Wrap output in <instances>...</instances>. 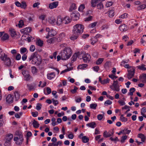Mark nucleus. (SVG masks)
Listing matches in <instances>:
<instances>
[{
    "mask_svg": "<svg viewBox=\"0 0 146 146\" xmlns=\"http://www.w3.org/2000/svg\"><path fill=\"white\" fill-rule=\"evenodd\" d=\"M72 53V50L70 48L65 47L60 52L59 54L61 56L62 60H66L70 57Z\"/></svg>",
    "mask_w": 146,
    "mask_h": 146,
    "instance_id": "1",
    "label": "nucleus"
},
{
    "mask_svg": "<svg viewBox=\"0 0 146 146\" xmlns=\"http://www.w3.org/2000/svg\"><path fill=\"white\" fill-rule=\"evenodd\" d=\"M29 61L33 64L36 65H40L42 62L41 59L40 55L37 54L36 52L33 53L29 58Z\"/></svg>",
    "mask_w": 146,
    "mask_h": 146,
    "instance_id": "2",
    "label": "nucleus"
},
{
    "mask_svg": "<svg viewBox=\"0 0 146 146\" xmlns=\"http://www.w3.org/2000/svg\"><path fill=\"white\" fill-rule=\"evenodd\" d=\"M84 27L82 25L77 24L74 25L72 29L73 34L79 35L83 32Z\"/></svg>",
    "mask_w": 146,
    "mask_h": 146,
    "instance_id": "3",
    "label": "nucleus"
},
{
    "mask_svg": "<svg viewBox=\"0 0 146 146\" xmlns=\"http://www.w3.org/2000/svg\"><path fill=\"white\" fill-rule=\"evenodd\" d=\"M80 57L83 59L84 62L86 63L89 62L91 58L90 55L88 53L80 54Z\"/></svg>",
    "mask_w": 146,
    "mask_h": 146,
    "instance_id": "4",
    "label": "nucleus"
},
{
    "mask_svg": "<svg viewBox=\"0 0 146 146\" xmlns=\"http://www.w3.org/2000/svg\"><path fill=\"white\" fill-rule=\"evenodd\" d=\"M22 73L24 76V80L28 81L31 78V76L28 71L23 70Z\"/></svg>",
    "mask_w": 146,
    "mask_h": 146,
    "instance_id": "5",
    "label": "nucleus"
},
{
    "mask_svg": "<svg viewBox=\"0 0 146 146\" xmlns=\"http://www.w3.org/2000/svg\"><path fill=\"white\" fill-rule=\"evenodd\" d=\"M135 69L134 67H131V69H128V73L127 75V78L129 79L132 78L134 76L135 73Z\"/></svg>",
    "mask_w": 146,
    "mask_h": 146,
    "instance_id": "6",
    "label": "nucleus"
},
{
    "mask_svg": "<svg viewBox=\"0 0 146 146\" xmlns=\"http://www.w3.org/2000/svg\"><path fill=\"white\" fill-rule=\"evenodd\" d=\"M13 140L15 141V143L18 145H20L22 144V142L24 140L23 136L18 137H14Z\"/></svg>",
    "mask_w": 146,
    "mask_h": 146,
    "instance_id": "7",
    "label": "nucleus"
},
{
    "mask_svg": "<svg viewBox=\"0 0 146 146\" xmlns=\"http://www.w3.org/2000/svg\"><path fill=\"white\" fill-rule=\"evenodd\" d=\"M118 81L117 80L114 81L112 86L111 87V88L114 90L118 92L119 90V86L118 84Z\"/></svg>",
    "mask_w": 146,
    "mask_h": 146,
    "instance_id": "8",
    "label": "nucleus"
},
{
    "mask_svg": "<svg viewBox=\"0 0 146 146\" xmlns=\"http://www.w3.org/2000/svg\"><path fill=\"white\" fill-rule=\"evenodd\" d=\"M137 137L141 139V141L142 142H139L137 140H136V142L138 143V145H140L143 143V142H144L145 139L146 137L142 133H139L137 135Z\"/></svg>",
    "mask_w": 146,
    "mask_h": 146,
    "instance_id": "9",
    "label": "nucleus"
},
{
    "mask_svg": "<svg viewBox=\"0 0 146 146\" xmlns=\"http://www.w3.org/2000/svg\"><path fill=\"white\" fill-rule=\"evenodd\" d=\"M78 57L80 59H82V58L80 57V54L79 52L76 53L73 55L71 58V62H73L76 61Z\"/></svg>",
    "mask_w": 146,
    "mask_h": 146,
    "instance_id": "10",
    "label": "nucleus"
},
{
    "mask_svg": "<svg viewBox=\"0 0 146 146\" xmlns=\"http://www.w3.org/2000/svg\"><path fill=\"white\" fill-rule=\"evenodd\" d=\"M114 133L113 129L111 130L108 132L106 131L103 133V136L105 137H110L112 136Z\"/></svg>",
    "mask_w": 146,
    "mask_h": 146,
    "instance_id": "11",
    "label": "nucleus"
},
{
    "mask_svg": "<svg viewBox=\"0 0 146 146\" xmlns=\"http://www.w3.org/2000/svg\"><path fill=\"white\" fill-rule=\"evenodd\" d=\"M31 27H28L21 30V32L23 34H26L30 32L31 31Z\"/></svg>",
    "mask_w": 146,
    "mask_h": 146,
    "instance_id": "12",
    "label": "nucleus"
},
{
    "mask_svg": "<svg viewBox=\"0 0 146 146\" xmlns=\"http://www.w3.org/2000/svg\"><path fill=\"white\" fill-rule=\"evenodd\" d=\"M58 1L54 2L52 3L49 4V8L52 9L55 8H56L58 6Z\"/></svg>",
    "mask_w": 146,
    "mask_h": 146,
    "instance_id": "13",
    "label": "nucleus"
},
{
    "mask_svg": "<svg viewBox=\"0 0 146 146\" xmlns=\"http://www.w3.org/2000/svg\"><path fill=\"white\" fill-rule=\"evenodd\" d=\"M9 31L11 36L13 38H15L17 36L16 32L15 30L13 28H10Z\"/></svg>",
    "mask_w": 146,
    "mask_h": 146,
    "instance_id": "14",
    "label": "nucleus"
},
{
    "mask_svg": "<svg viewBox=\"0 0 146 146\" xmlns=\"http://www.w3.org/2000/svg\"><path fill=\"white\" fill-rule=\"evenodd\" d=\"M139 80L142 83L146 82V74L142 73L139 76Z\"/></svg>",
    "mask_w": 146,
    "mask_h": 146,
    "instance_id": "15",
    "label": "nucleus"
},
{
    "mask_svg": "<svg viewBox=\"0 0 146 146\" xmlns=\"http://www.w3.org/2000/svg\"><path fill=\"white\" fill-rule=\"evenodd\" d=\"M56 23L57 25L59 26L64 24L63 18H62L60 16H58Z\"/></svg>",
    "mask_w": 146,
    "mask_h": 146,
    "instance_id": "16",
    "label": "nucleus"
},
{
    "mask_svg": "<svg viewBox=\"0 0 146 146\" xmlns=\"http://www.w3.org/2000/svg\"><path fill=\"white\" fill-rule=\"evenodd\" d=\"M79 15L78 13H75L72 12L70 16L72 18L74 21L78 20L79 19Z\"/></svg>",
    "mask_w": 146,
    "mask_h": 146,
    "instance_id": "17",
    "label": "nucleus"
},
{
    "mask_svg": "<svg viewBox=\"0 0 146 146\" xmlns=\"http://www.w3.org/2000/svg\"><path fill=\"white\" fill-rule=\"evenodd\" d=\"M136 20L134 19H132L129 22V25L133 24L131 27L130 28L132 29L134 28L135 26H137L138 25V23H136Z\"/></svg>",
    "mask_w": 146,
    "mask_h": 146,
    "instance_id": "18",
    "label": "nucleus"
},
{
    "mask_svg": "<svg viewBox=\"0 0 146 146\" xmlns=\"http://www.w3.org/2000/svg\"><path fill=\"white\" fill-rule=\"evenodd\" d=\"M64 24H66L69 23L71 21V19L69 17L66 16L63 18Z\"/></svg>",
    "mask_w": 146,
    "mask_h": 146,
    "instance_id": "19",
    "label": "nucleus"
},
{
    "mask_svg": "<svg viewBox=\"0 0 146 146\" xmlns=\"http://www.w3.org/2000/svg\"><path fill=\"white\" fill-rule=\"evenodd\" d=\"M59 36L57 40L58 41H60L62 40V39L65 38L66 37V34L63 32L59 34Z\"/></svg>",
    "mask_w": 146,
    "mask_h": 146,
    "instance_id": "20",
    "label": "nucleus"
},
{
    "mask_svg": "<svg viewBox=\"0 0 146 146\" xmlns=\"http://www.w3.org/2000/svg\"><path fill=\"white\" fill-rule=\"evenodd\" d=\"M6 101L9 103H12L13 102V97L11 94H9L6 97Z\"/></svg>",
    "mask_w": 146,
    "mask_h": 146,
    "instance_id": "21",
    "label": "nucleus"
},
{
    "mask_svg": "<svg viewBox=\"0 0 146 146\" xmlns=\"http://www.w3.org/2000/svg\"><path fill=\"white\" fill-rule=\"evenodd\" d=\"M119 30L122 32L125 31L127 29V26L124 24L121 25L119 27Z\"/></svg>",
    "mask_w": 146,
    "mask_h": 146,
    "instance_id": "22",
    "label": "nucleus"
},
{
    "mask_svg": "<svg viewBox=\"0 0 146 146\" xmlns=\"http://www.w3.org/2000/svg\"><path fill=\"white\" fill-rule=\"evenodd\" d=\"M31 72L33 75H36L38 72V70L35 66H32L31 68Z\"/></svg>",
    "mask_w": 146,
    "mask_h": 146,
    "instance_id": "23",
    "label": "nucleus"
},
{
    "mask_svg": "<svg viewBox=\"0 0 146 146\" xmlns=\"http://www.w3.org/2000/svg\"><path fill=\"white\" fill-rule=\"evenodd\" d=\"M86 125L92 128H94L96 126V124L95 122L93 121L87 124Z\"/></svg>",
    "mask_w": 146,
    "mask_h": 146,
    "instance_id": "24",
    "label": "nucleus"
},
{
    "mask_svg": "<svg viewBox=\"0 0 146 146\" xmlns=\"http://www.w3.org/2000/svg\"><path fill=\"white\" fill-rule=\"evenodd\" d=\"M56 19L54 17H51L49 18L48 22L49 23L52 25H54V23L56 22Z\"/></svg>",
    "mask_w": 146,
    "mask_h": 146,
    "instance_id": "25",
    "label": "nucleus"
},
{
    "mask_svg": "<svg viewBox=\"0 0 146 146\" xmlns=\"http://www.w3.org/2000/svg\"><path fill=\"white\" fill-rule=\"evenodd\" d=\"M4 63L5 65L7 66H10L11 64V61L10 59L8 57L4 61Z\"/></svg>",
    "mask_w": 146,
    "mask_h": 146,
    "instance_id": "26",
    "label": "nucleus"
},
{
    "mask_svg": "<svg viewBox=\"0 0 146 146\" xmlns=\"http://www.w3.org/2000/svg\"><path fill=\"white\" fill-rule=\"evenodd\" d=\"M27 86L28 89L30 91L32 90H35L36 88L35 85H33L30 84H27Z\"/></svg>",
    "mask_w": 146,
    "mask_h": 146,
    "instance_id": "27",
    "label": "nucleus"
},
{
    "mask_svg": "<svg viewBox=\"0 0 146 146\" xmlns=\"http://www.w3.org/2000/svg\"><path fill=\"white\" fill-rule=\"evenodd\" d=\"M33 127L35 128H37L39 127V124L38 123V122L35 120L34 119L32 123Z\"/></svg>",
    "mask_w": 146,
    "mask_h": 146,
    "instance_id": "28",
    "label": "nucleus"
},
{
    "mask_svg": "<svg viewBox=\"0 0 146 146\" xmlns=\"http://www.w3.org/2000/svg\"><path fill=\"white\" fill-rule=\"evenodd\" d=\"M55 74L54 72L48 74L47 75V78L48 79L51 80L55 76Z\"/></svg>",
    "mask_w": 146,
    "mask_h": 146,
    "instance_id": "29",
    "label": "nucleus"
},
{
    "mask_svg": "<svg viewBox=\"0 0 146 146\" xmlns=\"http://www.w3.org/2000/svg\"><path fill=\"white\" fill-rule=\"evenodd\" d=\"M97 23V22H96L91 23L88 26V28L89 29H92L94 28L96 26Z\"/></svg>",
    "mask_w": 146,
    "mask_h": 146,
    "instance_id": "30",
    "label": "nucleus"
},
{
    "mask_svg": "<svg viewBox=\"0 0 146 146\" xmlns=\"http://www.w3.org/2000/svg\"><path fill=\"white\" fill-rule=\"evenodd\" d=\"M114 10L113 9H110L108 11V14L110 17H112L114 15Z\"/></svg>",
    "mask_w": 146,
    "mask_h": 146,
    "instance_id": "31",
    "label": "nucleus"
},
{
    "mask_svg": "<svg viewBox=\"0 0 146 146\" xmlns=\"http://www.w3.org/2000/svg\"><path fill=\"white\" fill-rule=\"evenodd\" d=\"M76 8V5L75 3H72L70 7L69 11H72L73 10H75Z\"/></svg>",
    "mask_w": 146,
    "mask_h": 146,
    "instance_id": "32",
    "label": "nucleus"
},
{
    "mask_svg": "<svg viewBox=\"0 0 146 146\" xmlns=\"http://www.w3.org/2000/svg\"><path fill=\"white\" fill-rule=\"evenodd\" d=\"M36 44L40 46H42L43 44V41L40 39L37 40L36 41Z\"/></svg>",
    "mask_w": 146,
    "mask_h": 146,
    "instance_id": "33",
    "label": "nucleus"
},
{
    "mask_svg": "<svg viewBox=\"0 0 146 146\" xmlns=\"http://www.w3.org/2000/svg\"><path fill=\"white\" fill-rule=\"evenodd\" d=\"M98 0H92L91 1V6L92 7H94L97 3H98Z\"/></svg>",
    "mask_w": 146,
    "mask_h": 146,
    "instance_id": "34",
    "label": "nucleus"
},
{
    "mask_svg": "<svg viewBox=\"0 0 146 146\" xmlns=\"http://www.w3.org/2000/svg\"><path fill=\"white\" fill-rule=\"evenodd\" d=\"M91 43L92 45H94L98 41L97 39L96 38L94 37L92 38L91 40Z\"/></svg>",
    "mask_w": 146,
    "mask_h": 146,
    "instance_id": "35",
    "label": "nucleus"
},
{
    "mask_svg": "<svg viewBox=\"0 0 146 146\" xmlns=\"http://www.w3.org/2000/svg\"><path fill=\"white\" fill-rule=\"evenodd\" d=\"M145 64H143L141 66H137V68L140 70H146V68L145 67Z\"/></svg>",
    "mask_w": 146,
    "mask_h": 146,
    "instance_id": "36",
    "label": "nucleus"
},
{
    "mask_svg": "<svg viewBox=\"0 0 146 146\" xmlns=\"http://www.w3.org/2000/svg\"><path fill=\"white\" fill-rule=\"evenodd\" d=\"M87 66L86 64H83L79 65L78 66V68L80 69H84Z\"/></svg>",
    "mask_w": 146,
    "mask_h": 146,
    "instance_id": "37",
    "label": "nucleus"
},
{
    "mask_svg": "<svg viewBox=\"0 0 146 146\" xmlns=\"http://www.w3.org/2000/svg\"><path fill=\"white\" fill-rule=\"evenodd\" d=\"M9 38V35L7 33L4 34L2 37V39L3 40H5Z\"/></svg>",
    "mask_w": 146,
    "mask_h": 146,
    "instance_id": "38",
    "label": "nucleus"
},
{
    "mask_svg": "<svg viewBox=\"0 0 146 146\" xmlns=\"http://www.w3.org/2000/svg\"><path fill=\"white\" fill-rule=\"evenodd\" d=\"M120 120L122 122H126L127 121V119L123 116V115H121L120 117Z\"/></svg>",
    "mask_w": 146,
    "mask_h": 146,
    "instance_id": "39",
    "label": "nucleus"
},
{
    "mask_svg": "<svg viewBox=\"0 0 146 146\" xmlns=\"http://www.w3.org/2000/svg\"><path fill=\"white\" fill-rule=\"evenodd\" d=\"M104 58H99L96 62V63L97 65H98L101 64L104 61Z\"/></svg>",
    "mask_w": 146,
    "mask_h": 146,
    "instance_id": "40",
    "label": "nucleus"
},
{
    "mask_svg": "<svg viewBox=\"0 0 146 146\" xmlns=\"http://www.w3.org/2000/svg\"><path fill=\"white\" fill-rule=\"evenodd\" d=\"M135 89L134 88H130L129 90V92L128 94V95L131 96L133 95V93L135 91Z\"/></svg>",
    "mask_w": 146,
    "mask_h": 146,
    "instance_id": "41",
    "label": "nucleus"
},
{
    "mask_svg": "<svg viewBox=\"0 0 146 146\" xmlns=\"http://www.w3.org/2000/svg\"><path fill=\"white\" fill-rule=\"evenodd\" d=\"M7 55L4 53L3 55H1L0 56V58L2 61H5V60L8 58Z\"/></svg>",
    "mask_w": 146,
    "mask_h": 146,
    "instance_id": "42",
    "label": "nucleus"
},
{
    "mask_svg": "<svg viewBox=\"0 0 146 146\" xmlns=\"http://www.w3.org/2000/svg\"><path fill=\"white\" fill-rule=\"evenodd\" d=\"M16 101H18L20 98V95L17 92H15L14 93Z\"/></svg>",
    "mask_w": 146,
    "mask_h": 146,
    "instance_id": "43",
    "label": "nucleus"
},
{
    "mask_svg": "<svg viewBox=\"0 0 146 146\" xmlns=\"http://www.w3.org/2000/svg\"><path fill=\"white\" fill-rule=\"evenodd\" d=\"M85 8V6L84 4H82L80 5L78 9L79 11H82L83 9Z\"/></svg>",
    "mask_w": 146,
    "mask_h": 146,
    "instance_id": "44",
    "label": "nucleus"
},
{
    "mask_svg": "<svg viewBox=\"0 0 146 146\" xmlns=\"http://www.w3.org/2000/svg\"><path fill=\"white\" fill-rule=\"evenodd\" d=\"M146 7V5L145 4H142L137 7L138 10H141L145 9Z\"/></svg>",
    "mask_w": 146,
    "mask_h": 146,
    "instance_id": "45",
    "label": "nucleus"
},
{
    "mask_svg": "<svg viewBox=\"0 0 146 146\" xmlns=\"http://www.w3.org/2000/svg\"><path fill=\"white\" fill-rule=\"evenodd\" d=\"M82 139L83 142L84 143L88 142L89 140L88 138L86 136H83L82 137Z\"/></svg>",
    "mask_w": 146,
    "mask_h": 146,
    "instance_id": "46",
    "label": "nucleus"
},
{
    "mask_svg": "<svg viewBox=\"0 0 146 146\" xmlns=\"http://www.w3.org/2000/svg\"><path fill=\"white\" fill-rule=\"evenodd\" d=\"M102 113H103V114H100L97 115V118L99 120H101L103 117H104V113L103 112H102Z\"/></svg>",
    "mask_w": 146,
    "mask_h": 146,
    "instance_id": "47",
    "label": "nucleus"
},
{
    "mask_svg": "<svg viewBox=\"0 0 146 146\" xmlns=\"http://www.w3.org/2000/svg\"><path fill=\"white\" fill-rule=\"evenodd\" d=\"M24 25V22L23 20H21L19 21L18 24V26L20 28L22 27V26Z\"/></svg>",
    "mask_w": 146,
    "mask_h": 146,
    "instance_id": "48",
    "label": "nucleus"
},
{
    "mask_svg": "<svg viewBox=\"0 0 146 146\" xmlns=\"http://www.w3.org/2000/svg\"><path fill=\"white\" fill-rule=\"evenodd\" d=\"M110 81V79L108 78L106 79H105L103 80L102 81H101V83L102 84H106L107 83H109Z\"/></svg>",
    "mask_w": 146,
    "mask_h": 146,
    "instance_id": "49",
    "label": "nucleus"
},
{
    "mask_svg": "<svg viewBox=\"0 0 146 146\" xmlns=\"http://www.w3.org/2000/svg\"><path fill=\"white\" fill-rule=\"evenodd\" d=\"M15 135L18 136V137L23 136L22 133L19 131H16Z\"/></svg>",
    "mask_w": 146,
    "mask_h": 146,
    "instance_id": "50",
    "label": "nucleus"
},
{
    "mask_svg": "<svg viewBox=\"0 0 146 146\" xmlns=\"http://www.w3.org/2000/svg\"><path fill=\"white\" fill-rule=\"evenodd\" d=\"M54 39H55L54 38V37L51 38L50 39H48L47 40V42L48 43L50 44H51L52 43H54Z\"/></svg>",
    "mask_w": 146,
    "mask_h": 146,
    "instance_id": "51",
    "label": "nucleus"
},
{
    "mask_svg": "<svg viewBox=\"0 0 146 146\" xmlns=\"http://www.w3.org/2000/svg\"><path fill=\"white\" fill-rule=\"evenodd\" d=\"M27 5L25 1H22L21 3V7L22 8L25 9Z\"/></svg>",
    "mask_w": 146,
    "mask_h": 146,
    "instance_id": "52",
    "label": "nucleus"
},
{
    "mask_svg": "<svg viewBox=\"0 0 146 146\" xmlns=\"http://www.w3.org/2000/svg\"><path fill=\"white\" fill-rule=\"evenodd\" d=\"M53 30H51L48 33V36H47L46 37V38H48L49 36H54V35L53 33Z\"/></svg>",
    "mask_w": 146,
    "mask_h": 146,
    "instance_id": "53",
    "label": "nucleus"
},
{
    "mask_svg": "<svg viewBox=\"0 0 146 146\" xmlns=\"http://www.w3.org/2000/svg\"><path fill=\"white\" fill-rule=\"evenodd\" d=\"M98 9H101L103 8V5L102 3H100L97 5Z\"/></svg>",
    "mask_w": 146,
    "mask_h": 146,
    "instance_id": "54",
    "label": "nucleus"
},
{
    "mask_svg": "<svg viewBox=\"0 0 146 146\" xmlns=\"http://www.w3.org/2000/svg\"><path fill=\"white\" fill-rule=\"evenodd\" d=\"M78 35H74L70 37V38L71 40H74L76 39Z\"/></svg>",
    "mask_w": 146,
    "mask_h": 146,
    "instance_id": "55",
    "label": "nucleus"
},
{
    "mask_svg": "<svg viewBox=\"0 0 146 146\" xmlns=\"http://www.w3.org/2000/svg\"><path fill=\"white\" fill-rule=\"evenodd\" d=\"M97 106V104H92L90 105V107L91 108L96 109Z\"/></svg>",
    "mask_w": 146,
    "mask_h": 146,
    "instance_id": "56",
    "label": "nucleus"
},
{
    "mask_svg": "<svg viewBox=\"0 0 146 146\" xmlns=\"http://www.w3.org/2000/svg\"><path fill=\"white\" fill-rule=\"evenodd\" d=\"M13 135L12 134H9L8 135L7 140L8 141H10L13 138Z\"/></svg>",
    "mask_w": 146,
    "mask_h": 146,
    "instance_id": "57",
    "label": "nucleus"
},
{
    "mask_svg": "<svg viewBox=\"0 0 146 146\" xmlns=\"http://www.w3.org/2000/svg\"><path fill=\"white\" fill-rule=\"evenodd\" d=\"M78 89V88L76 87V86H74V89L71 90L70 91L72 94H75L76 92V91Z\"/></svg>",
    "mask_w": 146,
    "mask_h": 146,
    "instance_id": "58",
    "label": "nucleus"
},
{
    "mask_svg": "<svg viewBox=\"0 0 146 146\" xmlns=\"http://www.w3.org/2000/svg\"><path fill=\"white\" fill-rule=\"evenodd\" d=\"M110 66V62H106L104 65V68H108Z\"/></svg>",
    "mask_w": 146,
    "mask_h": 146,
    "instance_id": "59",
    "label": "nucleus"
},
{
    "mask_svg": "<svg viewBox=\"0 0 146 146\" xmlns=\"http://www.w3.org/2000/svg\"><path fill=\"white\" fill-rule=\"evenodd\" d=\"M129 61V59L127 60H122V61L121 62V66H124V65L125 63H127Z\"/></svg>",
    "mask_w": 146,
    "mask_h": 146,
    "instance_id": "60",
    "label": "nucleus"
},
{
    "mask_svg": "<svg viewBox=\"0 0 146 146\" xmlns=\"http://www.w3.org/2000/svg\"><path fill=\"white\" fill-rule=\"evenodd\" d=\"M127 138V136L126 135L122 136L121 140V142L122 143L124 142L125 141L126 139Z\"/></svg>",
    "mask_w": 146,
    "mask_h": 146,
    "instance_id": "61",
    "label": "nucleus"
},
{
    "mask_svg": "<svg viewBox=\"0 0 146 146\" xmlns=\"http://www.w3.org/2000/svg\"><path fill=\"white\" fill-rule=\"evenodd\" d=\"M118 102L119 104L122 106L124 105L125 104V102L121 100H119L118 101Z\"/></svg>",
    "mask_w": 146,
    "mask_h": 146,
    "instance_id": "62",
    "label": "nucleus"
},
{
    "mask_svg": "<svg viewBox=\"0 0 146 146\" xmlns=\"http://www.w3.org/2000/svg\"><path fill=\"white\" fill-rule=\"evenodd\" d=\"M35 47L34 45H31L30 48V50L32 52H33L35 50Z\"/></svg>",
    "mask_w": 146,
    "mask_h": 146,
    "instance_id": "63",
    "label": "nucleus"
},
{
    "mask_svg": "<svg viewBox=\"0 0 146 146\" xmlns=\"http://www.w3.org/2000/svg\"><path fill=\"white\" fill-rule=\"evenodd\" d=\"M27 49L25 48H23L20 49V52L21 54H23L25 52Z\"/></svg>",
    "mask_w": 146,
    "mask_h": 146,
    "instance_id": "64",
    "label": "nucleus"
}]
</instances>
